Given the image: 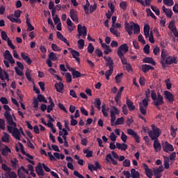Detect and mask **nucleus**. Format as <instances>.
I'll return each mask as SVG.
<instances>
[{"label":"nucleus","instance_id":"f257e3e1","mask_svg":"<svg viewBox=\"0 0 178 178\" xmlns=\"http://www.w3.org/2000/svg\"><path fill=\"white\" fill-rule=\"evenodd\" d=\"M151 98L153 101L152 104L159 109V106L164 104L163 102V97L161 93L158 92L156 96V92L154 90L151 91Z\"/></svg>","mask_w":178,"mask_h":178},{"label":"nucleus","instance_id":"f03ea898","mask_svg":"<svg viewBox=\"0 0 178 178\" xmlns=\"http://www.w3.org/2000/svg\"><path fill=\"white\" fill-rule=\"evenodd\" d=\"M151 127L152 129V131H149V137H150L152 140H158V138L161 136V133H162V131H161L159 128L156 127L155 124H152Z\"/></svg>","mask_w":178,"mask_h":178},{"label":"nucleus","instance_id":"7ed1b4c3","mask_svg":"<svg viewBox=\"0 0 178 178\" xmlns=\"http://www.w3.org/2000/svg\"><path fill=\"white\" fill-rule=\"evenodd\" d=\"M4 118L6 119L7 123L9 124V126H13V127H16L17 126V124L13 122V119L16 120V117H15L14 114L12 115L10 114V112L5 111Z\"/></svg>","mask_w":178,"mask_h":178},{"label":"nucleus","instance_id":"20e7f679","mask_svg":"<svg viewBox=\"0 0 178 178\" xmlns=\"http://www.w3.org/2000/svg\"><path fill=\"white\" fill-rule=\"evenodd\" d=\"M149 99L145 98L142 103H139V111L142 115H147V108L148 107V102Z\"/></svg>","mask_w":178,"mask_h":178},{"label":"nucleus","instance_id":"39448f33","mask_svg":"<svg viewBox=\"0 0 178 178\" xmlns=\"http://www.w3.org/2000/svg\"><path fill=\"white\" fill-rule=\"evenodd\" d=\"M77 37L80 38L82 36V38H86L87 37V27L81 26V24H78L77 27Z\"/></svg>","mask_w":178,"mask_h":178},{"label":"nucleus","instance_id":"423d86ee","mask_svg":"<svg viewBox=\"0 0 178 178\" xmlns=\"http://www.w3.org/2000/svg\"><path fill=\"white\" fill-rule=\"evenodd\" d=\"M47 155L50 161H56V159H65V156L63 154H59L58 152H54V155L51 152H47Z\"/></svg>","mask_w":178,"mask_h":178},{"label":"nucleus","instance_id":"0eeeda50","mask_svg":"<svg viewBox=\"0 0 178 178\" xmlns=\"http://www.w3.org/2000/svg\"><path fill=\"white\" fill-rule=\"evenodd\" d=\"M127 52H129V46L127 44H122L118 49L117 55H124Z\"/></svg>","mask_w":178,"mask_h":178},{"label":"nucleus","instance_id":"6e6552de","mask_svg":"<svg viewBox=\"0 0 178 178\" xmlns=\"http://www.w3.org/2000/svg\"><path fill=\"white\" fill-rule=\"evenodd\" d=\"M161 60L160 63H161L162 67L163 69H165L166 67V65H165V60L168 58V51H166V49H163L161 50Z\"/></svg>","mask_w":178,"mask_h":178},{"label":"nucleus","instance_id":"1a4fd4ad","mask_svg":"<svg viewBox=\"0 0 178 178\" xmlns=\"http://www.w3.org/2000/svg\"><path fill=\"white\" fill-rule=\"evenodd\" d=\"M38 102H45V97L42 95H38L37 99H33V108H38Z\"/></svg>","mask_w":178,"mask_h":178},{"label":"nucleus","instance_id":"9d476101","mask_svg":"<svg viewBox=\"0 0 178 178\" xmlns=\"http://www.w3.org/2000/svg\"><path fill=\"white\" fill-rule=\"evenodd\" d=\"M127 132V134L134 137V140H136V143H137L138 144H140V136H138V134H137V133H136L134 130L131 129H128Z\"/></svg>","mask_w":178,"mask_h":178},{"label":"nucleus","instance_id":"9b49d317","mask_svg":"<svg viewBox=\"0 0 178 178\" xmlns=\"http://www.w3.org/2000/svg\"><path fill=\"white\" fill-rule=\"evenodd\" d=\"M163 149L164 152H173L175 151V148H173V145L168 143V141H165L163 145Z\"/></svg>","mask_w":178,"mask_h":178},{"label":"nucleus","instance_id":"f8f14e48","mask_svg":"<svg viewBox=\"0 0 178 178\" xmlns=\"http://www.w3.org/2000/svg\"><path fill=\"white\" fill-rule=\"evenodd\" d=\"M49 106L45 105V109L47 110V113H51V111H54V106H55V103L51 97H49Z\"/></svg>","mask_w":178,"mask_h":178},{"label":"nucleus","instance_id":"ddd939ff","mask_svg":"<svg viewBox=\"0 0 178 178\" xmlns=\"http://www.w3.org/2000/svg\"><path fill=\"white\" fill-rule=\"evenodd\" d=\"M164 63L165 65H172V63H175L176 65L177 63V60H176L175 56L172 57L171 56H169L164 60Z\"/></svg>","mask_w":178,"mask_h":178},{"label":"nucleus","instance_id":"4468645a","mask_svg":"<svg viewBox=\"0 0 178 178\" xmlns=\"http://www.w3.org/2000/svg\"><path fill=\"white\" fill-rule=\"evenodd\" d=\"M54 87L57 92H60V94L63 93V89L65 88V85H63V83L62 82L56 83V84L54 85Z\"/></svg>","mask_w":178,"mask_h":178},{"label":"nucleus","instance_id":"2eb2a0df","mask_svg":"<svg viewBox=\"0 0 178 178\" xmlns=\"http://www.w3.org/2000/svg\"><path fill=\"white\" fill-rule=\"evenodd\" d=\"M56 35L58 40H60V41H63V42H65V44H66L67 47H70V43L69 42V41H67V39H66V38L63 37V35H62L60 32L58 31L56 33Z\"/></svg>","mask_w":178,"mask_h":178},{"label":"nucleus","instance_id":"dca6fc26","mask_svg":"<svg viewBox=\"0 0 178 178\" xmlns=\"http://www.w3.org/2000/svg\"><path fill=\"white\" fill-rule=\"evenodd\" d=\"M164 95L165 99H168L169 102H173L175 101V96L173 94L168 90L164 92Z\"/></svg>","mask_w":178,"mask_h":178},{"label":"nucleus","instance_id":"f3484780","mask_svg":"<svg viewBox=\"0 0 178 178\" xmlns=\"http://www.w3.org/2000/svg\"><path fill=\"white\" fill-rule=\"evenodd\" d=\"M134 25L133 24H129V22L125 23V31H127L129 35H131L133 34V29Z\"/></svg>","mask_w":178,"mask_h":178},{"label":"nucleus","instance_id":"a211bd4d","mask_svg":"<svg viewBox=\"0 0 178 178\" xmlns=\"http://www.w3.org/2000/svg\"><path fill=\"white\" fill-rule=\"evenodd\" d=\"M143 168L145 170V175L148 178H152L153 174L152 170L148 168V165L146 163L143 164Z\"/></svg>","mask_w":178,"mask_h":178},{"label":"nucleus","instance_id":"6ab92c4d","mask_svg":"<svg viewBox=\"0 0 178 178\" xmlns=\"http://www.w3.org/2000/svg\"><path fill=\"white\" fill-rule=\"evenodd\" d=\"M153 147L156 152H158V151H161V149H162V145H161V143H159L158 139H154Z\"/></svg>","mask_w":178,"mask_h":178},{"label":"nucleus","instance_id":"aec40b11","mask_svg":"<svg viewBox=\"0 0 178 178\" xmlns=\"http://www.w3.org/2000/svg\"><path fill=\"white\" fill-rule=\"evenodd\" d=\"M70 16L75 23H79V17H77V13H76V11L74 9H71L70 10Z\"/></svg>","mask_w":178,"mask_h":178},{"label":"nucleus","instance_id":"412c9836","mask_svg":"<svg viewBox=\"0 0 178 178\" xmlns=\"http://www.w3.org/2000/svg\"><path fill=\"white\" fill-rule=\"evenodd\" d=\"M106 161L108 162V163H111V161L112 164L114 165H118V161L113 159V157H112V154L110 153L106 156Z\"/></svg>","mask_w":178,"mask_h":178},{"label":"nucleus","instance_id":"4be33fe9","mask_svg":"<svg viewBox=\"0 0 178 178\" xmlns=\"http://www.w3.org/2000/svg\"><path fill=\"white\" fill-rule=\"evenodd\" d=\"M13 137L15 138V140H20V131H19V129L16 128V127H14V130L12 133Z\"/></svg>","mask_w":178,"mask_h":178},{"label":"nucleus","instance_id":"5701e85b","mask_svg":"<svg viewBox=\"0 0 178 178\" xmlns=\"http://www.w3.org/2000/svg\"><path fill=\"white\" fill-rule=\"evenodd\" d=\"M154 67L149 65H147V64H143L142 65V70L143 72V73H148V72H149V70H154Z\"/></svg>","mask_w":178,"mask_h":178},{"label":"nucleus","instance_id":"b1692460","mask_svg":"<svg viewBox=\"0 0 178 178\" xmlns=\"http://www.w3.org/2000/svg\"><path fill=\"white\" fill-rule=\"evenodd\" d=\"M143 63H150V65H152L153 66H155L156 65V63L155 60H154L153 58L151 57H145L143 59Z\"/></svg>","mask_w":178,"mask_h":178},{"label":"nucleus","instance_id":"393cba45","mask_svg":"<svg viewBox=\"0 0 178 178\" xmlns=\"http://www.w3.org/2000/svg\"><path fill=\"white\" fill-rule=\"evenodd\" d=\"M127 105L128 106V109L130 112H132V111H134L136 109V106H134V103L130 100V99L127 98Z\"/></svg>","mask_w":178,"mask_h":178},{"label":"nucleus","instance_id":"a878e982","mask_svg":"<svg viewBox=\"0 0 178 178\" xmlns=\"http://www.w3.org/2000/svg\"><path fill=\"white\" fill-rule=\"evenodd\" d=\"M35 171L38 176H44V170L42 169V164L39 163L38 166L35 168Z\"/></svg>","mask_w":178,"mask_h":178},{"label":"nucleus","instance_id":"bb28decb","mask_svg":"<svg viewBox=\"0 0 178 178\" xmlns=\"http://www.w3.org/2000/svg\"><path fill=\"white\" fill-rule=\"evenodd\" d=\"M163 12L165 14L167 17H169L170 19L173 16V12L172 10L166 8L165 6H163Z\"/></svg>","mask_w":178,"mask_h":178},{"label":"nucleus","instance_id":"cd10ccee","mask_svg":"<svg viewBox=\"0 0 178 178\" xmlns=\"http://www.w3.org/2000/svg\"><path fill=\"white\" fill-rule=\"evenodd\" d=\"M21 56L25 62H26L27 65H31L33 63V60H31V58L29 57V56L24 54V53H21Z\"/></svg>","mask_w":178,"mask_h":178},{"label":"nucleus","instance_id":"c85d7f7f","mask_svg":"<svg viewBox=\"0 0 178 178\" xmlns=\"http://www.w3.org/2000/svg\"><path fill=\"white\" fill-rule=\"evenodd\" d=\"M130 175L132 178H140V172H138V171L136 170L135 168H132L131 170Z\"/></svg>","mask_w":178,"mask_h":178},{"label":"nucleus","instance_id":"c756f323","mask_svg":"<svg viewBox=\"0 0 178 178\" xmlns=\"http://www.w3.org/2000/svg\"><path fill=\"white\" fill-rule=\"evenodd\" d=\"M127 145L125 143L120 144V143H116V147L121 151H126L127 149Z\"/></svg>","mask_w":178,"mask_h":178},{"label":"nucleus","instance_id":"7c9ffc66","mask_svg":"<svg viewBox=\"0 0 178 178\" xmlns=\"http://www.w3.org/2000/svg\"><path fill=\"white\" fill-rule=\"evenodd\" d=\"M131 24L134 25V34H140V25L138 24H136L133 22H131Z\"/></svg>","mask_w":178,"mask_h":178},{"label":"nucleus","instance_id":"2f4dec72","mask_svg":"<svg viewBox=\"0 0 178 178\" xmlns=\"http://www.w3.org/2000/svg\"><path fill=\"white\" fill-rule=\"evenodd\" d=\"M83 76H86V74H81L80 72L76 70L72 72L73 79H79V77H83Z\"/></svg>","mask_w":178,"mask_h":178},{"label":"nucleus","instance_id":"473e14b6","mask_svg":"<svg viewBox=\"0 0 178 178\" xmlns=\"http://www.w3.org/2000/svg\"><path fill=\"white\" fill-rule=\"evenodd\" d=\"M9 152H12V151L8 146H5V147L1 151V154L3 156H8V155H9Z\"/></svg>","mask_w":178,"mask_h":178},{"label":"nucleus","instance_id":"72a5a7b5","mask_svg":"<svg viewBox=\"0 0 178 178\" xmlns=\"http://www.w3.org/2000/svg\"><path fill=\"white\" fill-rule=\"evenodd\" d=\"M163 159H164V168L165 169H169V168H170V165H169V162H170V159L169 157L166 156H163Z\"/></svg>","mask_w":178,"mask_h":178},{"label":"nucleus","instance_id":"f704fd0d","mask_svg":"<svg viewBox=\"0 0 178 178\" xmlns=\"http://www.w3.org/2000/svg\"><path fill=\"white\" fill-rule=\"evenodd\" d=\"M49 58L50 60H53V62H55V60H58V57L56 56V54L54 51H51L49 54Z\"/></svg>","mask_w":178,"mask_h":178},{"label":"nucleus","instance_id":"c9c22d12","mask_svg":"<svg viewBox=\"0 0 178 178\" xmlns=\"http://www.w3.org/2000/svg\"><path fill=\"white\" fill-rule=\"evenodd\" d=\"M124 123V118L121 117L116 120L114 122V126H119V124H123Z\"/></svg>","mask_w":178,"mask_h":178},{"label":"nucleus","instance_id":"e433bc0d","mask_svg":"<svg viewBox=\"0 0 178 178\" xmlns=\"http://www.w3.org/2000/svg\"><path fill=\"white\" fill-rule=\"evenodd\" d=\"M68 49H69V51H70V52L72 55V58H77V57L80 56V53L79 51H77L72 48H69Z\"/></svg>","mask_w":178,"mask_h":178},{"label":"nucleus","instance_id":"4c0bfd02","mask_svg":"<svg viewBox=\"0 0 178 178\" xmlns=\"http://www.w3.org/2000/svg\"><path fill=\"white\" fill-rule=\"evenodd\" d=\"M26 24L28 26L27 31H33L34 30V26L30 23V18L26 17Z\"/></svg>","mask_w":178,"mask_h":178},{"label":"nucleus","instance_id":"58836bf2","mask_svg":"<svg viewBox=\"0 0 178 178\" xmlns=\"http://www.w3.org/2000/svg\"><path fill=\"white\" fill-rule=\"evenodd\" d=\"M168 29L172 32L175 31V30L177 29V28H176V26H175V20L170 21V22L168 24Z\"/></svg>","mask_w":178,"mask_h":178},{"label":"nucleus","instance_id":"ea45409f","mask_svg":"<svg viewBox=\"0 0 178 178\" xmlns=\"http://www.w3.org/2000/svg\"><path fill=\"white\" fill-rule=\"evenodd\" d=\"M78 48L79 49H84V45H86V42H84V40L80 39L78 40Z\"/></svg>","mask_w":178,"mask_h":178},{"label":"nucleus","instance_id":"a19ab883","mask_svg":"<svg viewBox=\"0 0 178 178\" xmlns=\"http://www.w3.org/2000/svg\"><path fill=\"white\" fill-rule=\"evenodd\" d=\"M62 74L65 76L67 83H72V74L70 73L63 72Z\"/></svg>","mask_w":178,"mask_h":178},{"label":"nucleus","instance_id":"79ce46f5","mask_svg":"<svg viewBox=\"0 0 178 178\" xmlns=\"http://www.w3.org/2000/svg\"><path fill=\"white\" fill-rule=\"evenodd\" d=\"M106 111H109V108H106V106L105 104H103L102 106V112L104 116V118H108V113H106Z\"/></svg>","mask_w":178,"mask_h":178},{"label":"nucleus","instance_id":"37998d69","mask_svg":"<svg viewBox=\"0 0 178 178\" xmlns=\"http://www.w3.org/2000/svg\"><path fill=\"white\" fill-rule=\"evenodd\" d=\"M110 32L115 35V37H120V32L118 31V29H115V27L110 29Z\"/></svg>","mask_w":178,"mask_h":178},{"label":"nucleus","instance_id":"c03bdc74","mask_svg":"<svg viewBox=\"0 0 178 178\" xmlns=\"http://www.w3.org/2000/svg\"><path fill=\"white\" fill-rule=\"evenodd\" d=\"M101 99H98V98H96L95 99V102H94V104L95 106H96V108L99 110V111H101Z\"/></svg>","mask_w":178,"mask_h":178},{"label":"nucleus","instance_id":"a18cd8bd","mask_svg":"<svg viewBox=\"0 0 178 178\" xmlns=\"http://www.w3.org/2000/svg\"><path fill=\"white\" fill-rule=\"evenodd\" d=\"M118 56L121 59L122 65H127V58L124 57V54H118Z\"/></svg>","mask_w":178,"mask_h":178},{"label":"nucleus","instance_id":"49530a36","mask_svg":"<svg viewBox=\"0 0 178 178\" xmlns=\"http://www.w3.org/2000/svg\"><path fill=\"white\" fill-rule=\"evenodd\" d=\"M4 58L5 59H7V60H8L9 59H12L13 56H12L9 50H6L4 54Z\"/></svg>","mask_w":178,"mask_h":178},{"label":"nucleus","instance_id":"de8ad7c7","mask_svg":"<svg viewBox=\"0 0 178 178\" xmlns=\"http://www.w3.org/2000/svg\"><path fill=\"white\" fill-rule=\"evenodd\" d=\"M116 115H119V110L116 106H113V109L111 110V115L116 116Z\"/></svg>","mask_w":178,"mask_h":178},{"label":"nucleus","instance_id":"09e8293b","mask_svg":"<svg viewBox=\"0 0 178 178\" xmlns=\"http://www.w3.org/2000/svg\"><path fill=\"white\" fill-rule=\"evenodd\" d=\"M150 8H151L152 10H153V12H154V13H156V16H159V15H161V11L159 10V8H158V7L154 6H150Z\"/></svg>","mask_w":178,"mask_h":178},{"label":"nucleus","instance_id":"8fccbe9b","mask_svg":"<svg viewBox=\"0 0 178 178\" xmlns=\"http://www.w3.org/2000/svg\"><path fill=\"white\" fill-rule=\"evenodd\" d=\"M146 12H147V16H150L151 17H152V19H154V20H156V16H155L154 13L151 11V9L149 8L146 9Z\"/></svg>","mask_w":178,"mask_h":178},{"label":"nucleus","instance_id":"3c124183","mask_svg":"<svg viewBox=\"0 0 178 178\" xmlns=\"http://www.w3.org/2000/svg\"><path fill=\"white\" fill-rule=\"evenodd\" d=\"M1 141H3V143H9V134L4 132V135L1 138Z\"/></svg>","mask_w":178,"mask_h":178},{"label":"nucleus","instance_id":"603ef678","mask_svg":"<svg viewBox=\"0 0 178 178\" xmlns=\"http://www.w3.org/2000/svg\"><path fill=\"white\" fill-rule=\"evenodd\" d=\"M15 70L16 74H17V76H20V77H22V79H24V74L23 73V72H22L19 67H15Z\"/></svg>","mask_w":178,"mask_h":178},{"label":"nucleus","instance_id":"864d4df0","mask_svg":"<svg viewBox=\"0 0 178 178\" xmlns=\"http://www.w3.org/2000/svg\"><path fill=\"white\" fill-rule=\"evenodd\" d=\"M163 2L164 5H166L167 6H173V5H175L173 0H163Z\"/></svg>","mask_w":178,"mask_h":178},{"label":"nucleus","instance_id":"5fc2aeb1","mask_svg":"<svg viewBox=\"0 0 178 178\" xmlns=\"http://www.w3.org/2000/svg\"><path fill=\"white\" fill-rule=\"evenodd\" d=\"M104 59H106V66H112L113 65V60H112V58L111 57H108V58H106V57H104Z\"/></svg>","mask_w":178,"mask_h":178},{"label":"nucleus","instance_id":"6e6d98bb","mask_svg":"<svg viewBox=\"0 0 178 178\" xmlns=\"http://www.w3.org/2000/svg\"><path fill=\"white\" fill-rule=\"evenodd\" d=\"M95 49V48L92 45V43H89L88 46V54H92V52H94Z\"/></svg>","mask_w":178,"mask_h":178},{"label":"nucleus","instance_id":"4d7b16f0","mask_svg":"<svg viewBox=\"0 0 178 178\" xmlns=\"http://www.w3.org/2000/svg\"><path fill=\"white\" fill-rule=\"evenodd\" d=\"M45 126H47V127H49L51 129L52 133H56V129L54 127L53 123H46Z\"/></svg>","mask_w":178,"mask_h":178},{"label":"nucleus","instance_id":"13d9d810","mask_svg":"<svg viewBox=\"0 0 178 178\" xmlns=\"http://www.w3.org/2000/svg\"><path fill=\"white\" fill-rule=\"evenodd\" d=\"M51 49L55 52H59V51H62V49H60V47H58L56 44L54 43L51 44Z\"/></svg>","mask_w":178,"mask_h":178},{"label":"nucleus","instance_id":"bf43d9fd","mask_svg":"<svg viewBox=\"0 0 178 178\" xmlns=\"http://www.w3.org/2000/svg\"><path fill=\"white\" fill-rule=\"evenodd\" d=\"M134 120H133V117H127V126H128V127H130V126H131V124H133Z\"/></svg>","mask_w":178,"mask_h":178},{"label":"nucleus","instance_id":"052dcab7","mask_svg":"<svg viewBox=\"0 0 178 178\" xmlns=\"http://www.w3.org/2000/svg\"><path fill=\"white\" fill-rule=\"evenodd\" d=\"M83 154H86V158H91L92 156V151H89L88 149H83Z\"/></svg>","mask_w":178,"mask_h":178},{"label":"nucleus","instance_id":"680f3d73","mask_svg":"<svg viewBox=\"0 0 178 178\" xmlns=\"http://www.w3.org/2000/svg\"><path fill=\"white\" fill-rule=\"evenodd\" d=\"M120 8H122V10L127 9V3L126 1H121L120 3Z\"/></svg>","mask_w":178,"mask_h":178},{"label":"nucleus","instance_id":"e2e57ef3","mask_svg":"<svg viewBox=\"0 0 178 178\" xmlns=\"http://www.w3.org/2000/svg\"><path fill=\"white\" fill-rule=\"evenodd\" d=\"M122 165L124 168H130V165H131V163L130 162V160L125 159L123 161Z\"/></svg>","mask_w":178,"mask_h":178},{"label":"nucleus","instance_id":"0e129e2a","mask_svg":"<svg viewBox=\"0 0 178 178\" xmlns=\"http://www.w3.org/2000/svg\"><path fill=\"white\" fill-rule=\"evenodd\" d=\"M123 77V73H119L115 76V79L116 80V83L119 84L120 83V78Z\"/></svg>","mask_w":178,"mask_h":178},{"label":"nucleus","instance_id":"69168bd1","mask_svg":"<svg viewBox=\"0 0 178 178\" xmlns=\"http://www.w3.org/2000/svg\"><path fill=\"white\" fill-rule=\"evenodd\" d=\"M1 38L4 41H8V40H10L9 38L8 37V34H6V32L5 31H1Z\"/></svg>","mask_w":178,"mask_h":178},{"label":"nucleus","instance_id":"338daca9","mask_svg":"<svg viewBox=\"0 0 178 178\" xmlns=\"http://www.w3.org/2000/svg\"><path fill=\"white\" fill-rule=\"evenodd\" d=\"M1 168L3 169V170H4V172H10V170H12V169H10V168H9L6 164L3 163L1 165Z\"/></svg>","mask_w":178,"mask_h":178},{"label":"nucleus","instance_id":"774afa93","mask_svg":"<svg viewBox=\"0 0 178 178\" xmlns=\"http://www.w3.org/2000/svg\"><path fill=\"white\" fill-rule=\"evenodd\" d=\"M5 126H6L5 120L2 118H0V129L1 130H5Z\"/></svg>","mask_w":178,"mask_h":178}]
</instances>
